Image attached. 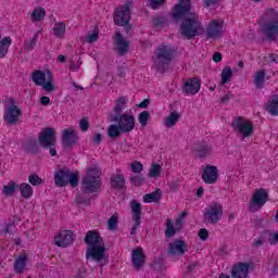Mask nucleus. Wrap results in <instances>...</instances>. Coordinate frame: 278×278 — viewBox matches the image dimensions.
I'll use <instances>...</instances> for the list:
<instances>
[{"instance_id": "72a5a7b5", "label": "nucleus", "mask_w": 278, "mask_h": 278, "mask_svg": "<svg viewBox=\"0 0 278 278\" xmlns=\"http://www.w3.org/2000/svg\"><path fill=\"white\" fill-rule=\"evenodd\" d=\"M20 191L23 199H31L34 197V188L27 182H23L20 185Z\"/></svg>"}, {"instance_id": "a19ab883", "label": "nucleus", "mask_w": 278, "mask_h": 278, "mask_svg": "<svg viewBox=\"0 0 278 278\" xmlns=\"http://www.w3.org/2000/svg\"><path fill=\"white\" fill-rule=\"evenodd\" d=\"M160 200V190L143 195V203H157Z\"/></svg>"}, {"instance_id": "e2e57ef3", "label": "nucleus", "mask_w": 278, "mask_h": 278, "mask_svg": "<svg viewBox=\"0 0 278 278\" xmlns=\"http://www.w3.org/2000/svg\"><path fill=\"white\" fill-rule=\"evenodd\" d=\"M40 103H41V105H49V103H51V99L47 96H43L40 99Z\"/></svg>"}, {"instance_id": "0eeeda50", "label": "nucleus", "mask_w": 278, "mask_h": 278, "mask_svg": "<svg viewBox=\"0 0 278 278\" xmlns=\"http://www.w3.org/2000/svg\"><path fill=\"white\" fill-rule=\"evenodd\" d=\"M113 18L115 25L126 27V30L129 31L131 28L129 26V21H131V2H126L122 7L115 9Z\"/></svg>"}, {"instance_id": "f8f14e48", "label": "nucleus", "mask_w": 278, "mask_h": 278, "mask_svg": "<svg viewBox=\"0 0 278 278\" xmlns=\"http://www.w3.org/2000/svg\"><path fill=\"white\" fill-rule=\"evenodd\" d=\"M21 109L16 105L14 100H12L8 108L4 110V122L10 126L18 125V121H21Z\"/></svg>"}, {"instance_id": "f3484780", "label": "nucleus", "mask_w": 278, "mask_h": 278, "mask_svg": "<svg viewBox=\"0 0 278 278\" xmlns=\"http://www.w3.org/2000/svg\"><path fill=\"white\" fill-rule=\"evenodd\" d=\"M180 2L175 5L173 10V18L175 21H179V18H184L186 14L190 12V0H179Z\"/></svg>"}, {"instance_id": "a211bd4d", "label": "nucleus", "mask_w": 278, "mask_h": 278, "mask_svg": "<svg viewBox=\"0 0 278 278\" xmlns=\"http://www.w3.org/2000/svg\"><path fill=\"white\" fill-rule=\"evenodd\" d=\"M202 179L205 184L212 185L218 181V167L214 165H207L202 174Z\"/></svg>"}, {"instance_id": "09e8293b", "label": "nucleus", "mask_w": 278, "mask_h": 278, "mask_svg": "<svg viewBox=\"0 0 278 278\" xmlns=\"http://www.w3.org/2000/svg\"><path fill=\"white\" fill-rule=\"evenodd\" d=\"M130 169L136 175H140V173H142V170H144V166L142 165V163L135 161L130 164Z\"/></svg>"}, {"instance_id": "49530a36", "label": "nucleus", "mask_w": 278, "mask_h": 278, "mask_svg": "<svg viewBox=\"0 0 278 278\" xmlns=\"http://www.w3.org/2000/svg\"><path fill=\"white\" fill-rule=\"evenodd\" d=\"M16 231V225L14 223H8L4 225L3 229L0 230L1 236H8V233L12 235Z\"/></svg>"}, {"instance_id": "9d476101", "label": "nucleus", "mask_w": 278, "mask_h": 278, "mask_svg": "<svg viewBox=\"0 0 278 278\" xmlns=\"http://www.w3.org/2000/svg\"><path fill=\"white\" fill-rule=\"evenodd\" d=\"M220 218H223V204L218 202L211 203L204 212V220L205 223H210L211 225H216L219 223Z\"/></svg>"}, {"instance_id": "f704fd0d", "label": "nucleus", "mask_w": 278, "mask_h": 278, "mask_svg": "<svg viewBox=\"0 0 278 278\" xmlns=\"http://www.w3.org/2000/svg\"><path fill=\"white\" fill-rule=\"evenodd\" d=\"M180 115L177 111L172 112L168 117L165 118L164 125L165 127H175L177 123H179Z\"/></svg>"}, {"instance_id": "473e14b6", "label": "nucleus", "mask_w": 278, "mask_h": 278, "mask_svg": "<svg viewBox=\"0 0 278 278\" xmlns=\"http://www.w3.org/2000/svg\"><path fill=\"white\" fill-rule=\"evenodd\" d=\"M45 16H47V11L43 8H35L31 15L30 21L33 23H40V21H45Z\"/></svg>"}, {"instance_id": "dca6fc26", "label": "nucleus", "mask_w": 278, "mask_h": 278, "mask_svg": "<svg viewBox=\"0 0 278 278\" xmlns=\"http://www.w3.org/2000/svg\"><path fill=\"white\" fill-rule=\"evenodd\" d=\"M75 241V235L71 230H61L55 237H54V243L56 247H61L63 249H66V247H71L73 242Z\"/></svg>"}, {"instance_id": "6e6d98bb", "label": "nucleus", "mask_w": 278, "mask_h": 278, "mask_svg": "<svg viewBox=\"0 0 278 278\" xmlns=\"http://www.w3.org/2000/svg\"><path fill=\"white\" fill-rule=\"evenodd\" d=\"M164 1L166 0H150V8H152V10H157V7L162 5Z\"/></svg>"}, {"instance_id": "4468645a", "label": "nucleus", "mask_w": 278, "mask_h": 278, "mask_svg": "<svg viewBox=\"0 0 278 278\" xmlns=\"http://www.w3.org/2000/svg\"><path fill=\"white\" fill-rule=\"evenodd\" d=\"M130 208L132 213V220L134 225L130 229V236H136L138 233V227L141 225V219H142V204H140L138 201L132 200L130 202Z\"/></svg>"}, {"instance_id": "ddd939ff", "label": "nucleus", "mask_w": 278, "mask_h": 278, "mask_svg": "<svg viewBox=\"0 0 278 278\" xmlns=\"http://www.w3.org/2000/svg\"><path fill=\"white\" fill-rule=\"evenodd\" d=\"M225 23L220 20H212L206 26L205 36L208 39L223 38Z\"/></svg>"}, {"instance_id": "4d7b16f0", "label": "nucleus", "mask_w": 278, "mask_h": 278, "mask_svg": "<svg viewBox=\"0 0 278 278\" xmlns=\"http://www.w3.org/2000/svg\"><path fill=\"white\" fill-rule=\"evenodd\" d=\"M79 127L81 131H88V127H89L88 119L86 118L80 119Z\"/></svg>"}, {"instance_id": "3c124183", "label": "nucleus", "mask_w": 278, "mask_h": 278, "mask_svg": "<svg viewBox=\"0 0 278 278\" xmlns=\"http://www.w3.org/2000/svg\"><path fill=\"white\" fill-rule=\"evenodd\" d=\"M130 184L131 186H142V184H144V177L140 175H135L130 177Z\"/></svg>"}, {"instance_id": "864d4df0", "label": "nucleus", "mask_w": 278, "mask_h": 278, "mask_svg": "<svg viewBox=\"0 0 278 278\" xmlns=\"http://www.w3.org/2000/svg\"><path fill=\"white\" fill-rule=\"evenodd\" d=\"M218 3H220V0H203V5L207 10H214Z\"/></svg>"}, {"instance_id": "aec40b11", "label": "nucleus", "mask_w": 278, "mask_h": 278, "mask_svg": "<svg viewBox=\"0 0 278 278\" xmlns=\"http://www.w3.org/2000/svg\"><path fill=\"white\" fill-rule=\"evenodd\" d=\"M249 268H251L249 263H237L232 267L231 277L232 278H247V277H249Z\"/></svg>"}, {"instance_id": "8fccbe9b", "label": "nucleus", "mask_w": 278, "mask_h": 278, "mask_svg": "<svg viewBox=\"0 0 278 278\" xmlns=\"http://www.w3.org/2000/svg\"><path fill=\"white\" fill-rule=\"evenodd\" d=\"M99 40V28H94L93 33H89L86 37V42L92 43Z\"/></svg>"}, {"instance_id": "de8ad7c7", "label": "nucleus", "mask_w": 278, "mask_h": 278, "mask_svg": "<svg viewBox=\"0 0 278 278\" xmlns=\"http://www.w3.org/2000/svg\"><path fill=\"white\" fill-rule=\"evenodd\" d=\"M175 227L173 226V220H166V230H165V238H173L175 236Z\"/></svg>"}, {"instance_id": "c756f323", "label": "nucleus", "mask_w": 278, "mask_h": 278, "mask_svg": "<svg viewBox=\"0 0 278 278\" xmlns=\"http://www.w3.org/2000/svg\"><path fill=\"white\" fill-rule=\"evenodd\" d=\"M253 83H254L255 88H257V89L264 88V84H266V71H264V70L257 71L254 74Z\"/></svg>"}, {"instance_id": "2eb2a0df", "label": "nucleus", "mask_w": 278, "mask_h": 278, "mask_svg": "<svg viewBox=\"0 0 278 278\" xmlns=\"http://www.w3.org/2000/svg\"><path fill=\"white\" fill-rule=\"evenodd\" d=\"M39 143L43 149L55 147V129L51 127L45 128L39 135Z\"/></svg>"}, {"instance_id": "37998d69", "label": "nucleus", "mask_w": 278, "mask_h": 278, "mask_svg": "<svg viewBox=\"0 0 278 278\" xmlns=\"http://www.w3.org/2000/svg\"><path fill=\"white\" fill-rule=\"evenodd\" d=\"M108 227L110 231H116V229H118V214L115 213L109 218Z\"/></svg>"}, {"instance_id": "9b49d317", "label": "nucleus", "mask_w": 278, "mask_h": 278, "mask_svg": "<svg viewBox=\"0 0 278 278\" xmlns=\"http://www.w3.org/2000/svg\"><path fill=\"white\" fill-rule=\"evenodd\" d=\"M232 127L242 138H251L253 136V123L243 117H238L232 122Z\"/></svg>"}, {"instance_id": "7ed1b4c3", "label": "nucleus", "mask_w": 278, "mask_h": 278, "mask_svg": "<svg viewBox=\"0 0 278 278\" xmlns=\"http://www.w3.org/2000/svg\"><path fill=\"white\" fill-rule=\"evenodd\" d=\"M262 31L267 40L275 42L278 38V12L275 9H267L262 16Z\"/></svg>"}, {"instance_id": "4be33fe9", "label": "nucleus", "mask_w": 278, "mask_h": 278, "mask_svg": "<svg viewBox=\"0 0 278 278\" xmlns=\"http://www.w3.org/2000/svg\"><path fill=\"white\" fill-rule=\"evenodd\" d=\"M201 90V84L197 78L188 79L182 86V92L186 94H197Z\"/></svg>"}, {"instance_id": "774afa93", "label": "nucleus", "mask_w": 278, "mask_h": 278, "mask_svg": "<svg viewBox=\"0 0 278 278\" xmlns=\"http://www.w3.org/2000/svg\"><path fill=\"white\" fill-rule=\"evenodd\" d=\"M148 106H149V100H148V99L143 100V101L139 104V108H141V109H144V108H148Z\"/></svg>"}, {"instance_id": "39448f33", "label": "nucleus", "mask_w": 278, "mask_h": 278, "mask_svg": "<svg viewBox=\"0 0 278 278\" xmlns=\"http://www.w3.org/2000/svg\"><path fill=\"white\" fill-rule=\"evenodd\" d=\"M101 188V178H99V167L92 166L87 170V175L83 178L81 189L86 194L98 192Z\"/></svg>"}, {"instance_id": "c85d7f7f", "label": "nucleus", "mask_w": 278, "mask_h": 278, "mask_svg": "<svg viewBox=\"0 0 278 278\" xmlns=\"http://www.w3.org/2000/svg\"><path fill=\"white\" fill-rule=\"evenodd\" d=\"M131 257L135 268H141L142 264H144V253H142V248L135 249Z\"/></svg>"}, {"instance_id": "2f4dec72", "label": "nucleus", "mask_w": 278, "mask_h": 278, "mask_svg": "<svg viewBox=\"0 0 278 278\" xmlns=\"http://www.w3.org/2000/svg\"><path fill=\"white\" fill-rule=\"evenodd\" d=\"M10 47H12V38L4 37L0 41V59L5 58L8 55V51H10Z\"/></svg>"}, {"instance_id": "5701e85b", "label": "nucleus", "mask_w": 278, "mask_h": 278, "mask_svg": "<svg viewBox=\"0 0 278 278\" xmlns=\"http://www.w3.org/2000/svg\"><path fill=\"white\" fill-rule=\"evenodd\" d=\"M71 169L63 168L55 173L54 175V184L59 188H64V186L68 185V175Z\"/></svg>"}, {"instance_id": "cd10ccee", "label": "nucleus", "mask_w": 278, "mask_h": 278, "mask_svg": "<svg viewBox=\"0 0 278 278\" xmlns=\"http://www.w3.org/2000/svg\"><path fill=\"white\" fill-rule=\"evenodd\" d=\"M111 188L115 190H123L125 188V175L123 173L112 174Z\"/></svg>"}, {"instance_id": "412c9836", "label": "nucleus", "mask_w": 278, "mask_h": 278, "mask_svg": "<svg viewBox=\"0 0 278 278\" xmlns=\"http://www.w3.org/2000/svg\"><path fill=\"white\" fill-rule=\"evenodd\" d=\"M192 151H194L197 157H200L201 160H203L212 154V146L205 142L195 143L192 147Z\"/></svg>"}, {"instance_id": "bf43d9fd", "label": "nucleus", "mask_w": 278, "mask_h": 278, "mask_svg": "<svg viewBox=\"0 0 278 278\" xmlns=\"http://www.w3.org/2000/svg\"><path fill=\"white\" fill-rule=\"evenodd\" d=\"M278 242V232L269 233V243L276 244Z\"/></svg>"}, {"instance_id": "052dcab7", "label": "nucleus", "mask_w": 278, "mask_h": 278, "mask_svg": "<svg viewBox=\"0 0 278 278\" xmlns=\"http://www.w3.org/2000/svg\"><path fill=\"white\" fill-rule=\"evenodd\" d=\"M199 266L198 262H191L187 265L188 273H192Z\"/></svg>"}, {"instance_id": "f257e3e1", "label": "nucleus", "mask_w": 278, "mask_h": 278, "mask_svg": "<svg viewBox=\"0 0 278 278\" xmlns=\"http://www.w3.org/2000/svg\"><path fill=\"white\" fill-rule=\"evenodd\" d=\"M87 244L86 257L89 262H96L100 268L108 264V254L105 253V242L101 235L96 230H89L85 237Z\"/></svg>"}, {"instance_id": "6ab92c4d", "label": "nucleus", "mask_w": 278, "mask_h": 278, "mask_svg": "<svg viewBox=\"0 0 278 278\" xmlns=\"http://www.w3.org/2000/svg\"><path fill=\"white\" fill-rule=\"evenodd\" d=\"M79 137L77 136V130L73 127L66 128L62 132V142L64 147H73V144L77 143Z\"/></svg>"}, {"instance_id": "13d9d810", "label": "nucleus", "mask_w": 278, "mask_h": 278, "mask_svg": "<svg viewBox=\"0 0 278 278\" xmlns=\"http://www.w3.org/2000/svg\"><path fill=\"white\" fill-rule=\"evenodd\" d=\"M164 23H166V20L164 17H155L153 20V24L155 25V27H160V25H164Z\"/></svg>"}, {"instance_id": "0e129e2a", "label": "nucleus", "mask_w": 278, "mask_h": 278, "mask_svg": "<svg viewBox=\"0 0 278 278\" xmlns=\"http://www.w3.org/2000/svg\"><path fill=\"white\" fill-rule=\"evenodd\" d=\"M223 60V54H220L219 52H215L213 54V62H220Z\"/></svg>"}, {"instance_id": "20e7f679", "label": "nucleus", "mask_w": 278, "mask_h": 278, "mask_svg": "<svg viewBox=\"0 0 278 278\" xmlns=\"http://www.w3.org/2000/svg\"><path fill=\"white\" fill-rule=\"evenodd\" d=\"M175 58V49L170 46L162 45L159 46L155 51L154 66L159 73H164L170 66Z\"/></svg>"}, {"instance_id": "69168bd1", "label": "nucleus", "mask_w": 278, "mask_h": 278, "mask_svg": "<svg viewBox=\"0 0 278 278\" xmlns=\"http://www.w3.org/2000/svg\"><path fill=\"white\" fill-rule=\"evenodd\" d=\"M70 70L73 71V73H77V71H79V64L72 62L70 64Z\"/></svg>"}, {"instance_id": "c03bdc74", "label": "nucleus", "mask_w": 278, "mask_h": 278, "mask_svg": "<svg viewBox=\"0 0 278 278\" xmlns=\"http://www.w3.org/2000/svg\"><path fill=\"white\" fill-rule=\"evenodd\" d=\"M151 118V113L149 111H143L138 116V122L140 123L141 127H147L149 119Z\"/></svg>"}, {"instance_id": "680f3d73", "label": "nucleus", "mask_w": 278, "mask_h": 278, "mask_svg": "<svg viewBox=\"0 0 278 278\" xmlns=\"http://www.w3.org/2000/svg\"><path fill=\"white\" fill-rule=\"evenodd\" d=\"M101 140H103V136L101 134H96L93 136V143L94 144H101Z\"/></svg>"}, {"instance_id": "393cba45", "label": "nucleus", "mask_w": 278, "mask_h": 278, "mask_svg": "<svg viewBox=\"0 0 278 278\" xmlns=\"http://www.w3.org/2000/svg\"><path fill=\"white\" fill-rule=\"evenodd\" d=\"M186 253V242L176 240L168 245L169 255H184Z\"/></svg>"}, {"instance_id": "6e6552de", "label": "nucleus", "mask_w": 278, "mask_h": 278, "mask_svg": "<svg viewBox=\"0 0 278 278\" xmlns=\"http://www.w3.org/2000/svg\"><path fill=\"white\" fill-rule=\"evenodd\" d=\"M268 203V190L264 188L256 189L250 200V212H260V210Z\"/></svg>"}, {"instance_id": "a878e982", "label": "nucleus", "mask_w": 278, "mask_h": 278, "mask_svg": "<svg viewBox=\"0 0 278 278\" xmlns=\"http://www.w3.org/2000/svg\"><path fill=\"white\" fill-rule=\"evenodd\" d=\"M28 262H29V257L27 256V254L20 255L14 262L15 273H17L18 275L25 273V270H27Z\"/></svg>"}, {"instance_id": "bb28decb", "label": "nucleus", "mask_w": 278, "mask_h": 278, "mask_svg": "<svg viewBox=\"0 0 278 278\" xmlns=\"http://www.w3.org/2000/svg\"><path fill=\"white\" fill-rule=\"evenodd\" d=\"M265 110L270 116H278V94H274L267 100Z\"/></svg>"}, {"instance_id": "c9c22d12", "label": "nucleus", "mask_w": 278, "mask_h": 278, "mask_svg": "<svg viewBox=\"0 0 278 278\" xmlns=\"http://www.w3.org/2000/svg\"><path fill=\"white\" fill-rule=\"evenodd\" d=\"M16 190H18V185H16V182L11 180L9 181L8 185L3 186L2 194H4V197H13Z\"/></svg>"}, {"instance_id": "338daca9", "label": "nucleus", "mask_w": 278, "mask_h": 278, "mask_svg": "<svg viewBox=\"0 0 278 278\" xmlns=\"http://www.w3.org/2000/svg\"><path fill=\"white\" fill-rule=\"evenodd\" d=\"M230 99H233V94L227 93L222 98V103H227Z\"/></svg>"}, {"instance_id": "79ce46f5", "label": "nucleus", "mask_w": 278, "mask_h": 278, "mask_svg": "<svg viewBox=\"0 0 278 278\" xmlns=\"http://www.w3.org/2000/svg\"><path fill=\"white\" fill-rule=\"evenodd\" d=\"M161 174H162V165L152 164L148 173V176L151 179H157V177H160Z\"/></svg>"}, {"instance_id": "603ef678", "label": "nucleus", "mask_w": 278, "mask_h": 278, "mask_svg": "<svg viewBox=\"0 0 278 278\" xmlns=\"http://www.w3.org/2000/svg\"><path fill=\"white\" fill-rule=\"evenodd\" d=\"M28 181L31 186H40V184H42V178H40L38 175L36 174H31L28 177Z\"/></svg>"}, {"instance_id": "58836bf2", "label": "nucleus", "mask_w": 278, "mask_h": 278, "mask_svg": "<svg viewBox=\"0 0 278 278\" xmlns=\"http://www.w3.org/2000/svg\"><path fill=\"white\" fill-rule=\"evenodd\" d=\"M125 105H127V98H119L114 108L115 116H123Z\"/></svg>"}, {"instance_id": "7c9ffc66", "label": "nucleus", "mask_w": 278, "mask_h": 278, "mask_svg": "<svg viewBox=\"0 0 278 278\" xmlns=\"http://www.w3.org/2000/svg\"><path fill=\"white\" fill-rule=\"evenodd\" d=\"M52 34L55 38H64V35L66 34V24H64V22H55L52 28Z\"/></svg>"}, {"instance_id": "e433bc0d", "label": "nucleus", "mask_w": 278, "mask_h": 278, "mask_svg": "<svg viewBox=\"0 0 278 278\" xmlns=\"http://www.w3.org/2000/svg\"><path fill=\"white\" fill-rule=\"evenodd\" d=\"M222 80L220 84L222 86H225V84H229L231 81V77H233V71L231 67L226 66L223 68L222 74H220Z\"/></svg>"}, {"instance_id": "1a4fd4ad", "label": "nucleus", "mask_w": 278, "mask_h": 278, "mask_svg": "<svg viewBox=\"0 0 278 278\" xmlns=\"http://www.w3.org/2000/svg\"><path fill=\"white\" fill-rule=\"evenodd\" d=\"M111 121L117 123L122 134H129V131H134V128L136 127V117L128 113L113 115Z\"/></svg>"}, {"instance_id": "423d86ee", "label": "nucleus", "mask_w": 278, "mask_h": 278, "mask_svg": "<svg viewBox=\"0 0 278 278\" xmlns=\"http://www.w3.org/2000/svg\"><path fill=\"white\" fill-rule=\"evenodd\" d=\"M35 86H41L46 92H53L55 86H53V75L50 71H40L37 70L33 72L31 76Z\"/></svg>"}, {"instance_id": "5fc2aeb1", "label": "nucleus", "mask_w": 278, "mask_h": 278, "mask_svg": "<svg viewBox=\"0 0 278 278\" xmlns=\"http://www.w3.org/2000/svg\"><path fill=\"white\" fill-rule=\"evenodd\" d=\"M198 236H199L200 240H202L203 242H205V240H207V238H210V232L207 231V229L201 228V229L198 231Z\"/></svg>"}, {"instance_id": "f03ea898", "label": "nucleus", "mask_w": 278, "mask_h": 278, "mask_svg": "<svg viewBox=\"0 0 278 278\" xmlns=\"http://www.w3.org/2000/svg\"><path fill=\"white\" fill-rule=\"evenodd\" d=\"M202 18L197 13H191L180 25V34L187 40L197 38L203 31Z\"/></svg>"}, {"instance_id": "ea45409f", "label": "nucleus", "mask_w": 278, "mask_h": 278, "mask_svg": "<svg viewBox=\"0 0 278 278\" xmlns=\"http://www.w3.org/2000/svg\"><path fill=\"white\" fill-rule=\"evenodd\" d=\"M121 134H123V130L121 129V127L118 126V124H113L109 126L108 129V136L109 138H118V136H121Z\"/></svg>"}, {"instance_id": "a18cd8bd", "label": "nucleus", "mask_w": 278, "mask_h": 278, "mask_svg": "<svg viewBox=\"0 0 278 278\" xmlns=\"http://www.w3.org/2000/svg\"><path fill=\"white\" fill-rule=\"evenodd\" d=\"M67 184H70V186H72L73 188H77V185L79 184V174L72 173L70 170V174L67 176Z\"/></svg>"}, {"instance_id": "b1692460", "label": "nucleus", "mask_w": 278, "mask_h": 278, "mask_svg": "<svg viewBox=\"0 0 278 278\" xmlns=\"http://www.w3.org/2000/svg\"><path fill=\"white\" fill-rule=\"evenodd\" d=\"M115 46L119 55H125V53L129 51V41H126L125 38H123V35L118 31L115 33Z\"/></svg>"}, {"instance_id": "4c0bfd02", "label": "nucleus", "mask_w": 278, "mask_h": 278, "mask_svg": "<svg viewBox=\"0 0 278 278\" xmlns=\"http://www.w3.org/2000/svg\"><path fill=\"white\" fill-rule=\"evenodd\" d=\"M39 33H36L34 37L29 41H25L23 50L28 53L29 51H34L36 49V43L38 42Z\"/></svg>"}]
</instances>
